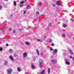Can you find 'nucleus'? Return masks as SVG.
<instances>
[{
	"label": "nucleus",
	"instance_id": "obj_41",
	"mask_svg": "<svg viewBox=\"0 0 74 74\" xmlns=\"http://www.w3.org/2000/svg\"><path fill=\"white\" fill-rule=\"evenodd\" d=\"M53 7H55V5H53Z\"/></svg>",
	"mask_w": 74,
	"mask_h": 74
},
{
	"label": "nucleus",
	"instance_id": "obj_44",
	"mask_svg": "<svg viewBox=\"0 0 74 74\" xmlns=\"http://www.w3.org/2000/svg\"><path fill=\"white\" fill-rule=\"evenodd\" d=\"M41 55H42V53H41Z\"/></svg>",
	"mask_w": 74,
	"mask_h": 74
},
{
	"label": "nucleus",
	"instance_id": "obj_43",
	"mask_svg": "<svg viewBox=\"0 0 74 74\" xmlns=\"http://www.w3.org/2000/svg\"><path fill=\"white\" fill-rule=\"evenodd\" d=\"M72 21H74V20H72Z\"/></svg>",
	"mask_w": 74,
	"mask_h": 74
},
{
	"label": "nucleus",
	"instance_id": "obj_15",
	"mask_svg": "<svg viewBox=\"0 0 74 74\" xmlns=\"http://www.w3.org/2000/svg\"><path fill=\"white\" fill-rule=\"evenodd\" d=\"M25 44L27 45H30V43L28 42H26L25 43Z\"/></svg>",
	"mask_w": 74,
	"mask_h": 74
},
{
	"label": "nucleus",
	"instance_id": "obj_12",
	"mask_svg": "<svg viewBox=\"0 0 74 74\" xmlns=\"http://www.w3.org/2000/svg\"><path fill=\"white\" fill-rule=\"evenodd\" d=\"M53 52L54 53H56V52H57V50L56 49H55L54 50Z\"/></svg>",
	"mask_w": 74,
	"mask_h": 74
},
{
	"label": "nucleus",
	"instance_id": "obj_28",
	"mask_svg": "<svg viewBox=\"0 0 74 74\" xmlns=\"http://www.w3.org/2000/svg\"><path fill=\"white\" fill-rule=\"evenodd\" d=\"M13 31L14 33H15V29H13Z\"/></svg>",
	"mask_w": 74,
	"mask_h": 74
},
{
	"label": "nucleus",
	"instance_id": "obj_39",
	"mask_svg": "<svg viewBox=\"0 0 74 74\" xmlns=\"http://www.w3.org/2000/svg\"><path fill=\"white\" fill-rule=\"evenodd\" d=\"M10 16H11V17H12V15H11Z\"/></svg>",
	"mask_w": 74,
	"mask_h": 74
},
{
	"label": "nucleus",
	"instance_id": "obj_8",
	"mask_svg": "<svg viewBox=\"0 0 74 74\" xmlns=\"http://www.w3.org/2000/svg\"><path fill=\"white\" fill-rule=\"evenodd\" d=\"M39 67L40 68H42V62H40L39 65Z\"/></svg>",
	"mask_w": 74,
	"mask_h": 74
},
{
	"label": "nucleus",
	"instance_id": "obj_14",
	"mask_svg": "<svg viewBox=\"0 0 74 74\" xmlns=\"http://www.w3.org/2000/svg\"><path fill=\"white\" fill-rule=\"evenodd\" d=\"M50 71H51L50 70V68H48V70L47 71V72L48 74H49V73H50Z\"/></svg>",
	"mask_w": 74,
	"mask_h": 74
},
{
	"label": "nucleus",
	"instance_id": "obj_19",
	"mask_svg": "<svg viewBox=\"0 0 74 74\" xmlns=\"http://www.w3.org/2000/svg\"><path fill=\"white\" fill-rule=\"evenodd\" d=\"M30 5H28L27 6V8H28V9H30Z\"/></svg>",
	"mask_w": 74,
	"mask_h": 74
},
{
	"label": "nucleus",
	"instance_id": "obj_6",
	"mask_svg": "<svg viewBox=\"0 0 74 74\" xmlns=\"http://www.w3.org/2000/svg\"><path fill=\"white\" fill-rule=\"evenodd\" d=\"M9 58L11 60H12V61H14V59H13V58L12 56H9Z\"/></svg>",
	"mask_w": 74,
	"mask_h": 74
},
{
	"label": "nucleus",
	"instance_id": "obj_42",
	"mask_svg": "<svg viewBox=\"0 0 74 74\" xmlns=\"http://www.w3.org/2000/svg\"><path fill=\"white\" fill-rule=\"evenodd\" d=\"M73 40H74V37L73 38Z\"/></svg>",
	"mask_w": 74,
	"mask_h": 74
},
{
	"label": "nucleus",
	"instance_id": "obj_17",
	"mask_svg": "<svg viewBox=\"0 0 74 74\" xmlns=\"http://www.w3.org/2000/svg\"><path fill=\"white\" fill-rule=\"evenodd\" d=\"M36 51L38 54V55H40V54H39V51H38V50L37 49Z\"/></svg>",
	"mask_w": 74,
	"mask_h": 74
},
{
	"label": "nucleus",
	"instance_id": "obj_11",
	"mask_svg": "<svg viewBox=\"0 0 74 74\" xmlns=\"http://www.w3.org/2000/svg\"><path fill=\"white\" fill-rule=\"evenodd\" d=\"M62 26L63 27H64V28H65L66 27H67V25H66V24H64Z\"/></svg>",
	"mask_w": 74,
	"mask_h": 74
},
{
	"label": "nucleus",
	"instance_id": "obj_37",
	"mask_svg": "<svg viewBox=\"0 0 74 74\" xmlns=\"http://www.w3.org/2000/svg\"><path fill=\"white\" fill-rule=\"evenodd\" d=\"M25 13H26V11H24V14H25Z\"/></svg>",
	"mask_w": 74,
	"mask_h": 74
},
{
	"label": "nucleus",
	"instance_id": "obj_13",
	"mask_svg": "<svg viewBox=\"0 0 74 74\" xmlns=\"http://www.w3.org/2000/svg\"><path fill=\"white\" fill-rule=\"evenodd\" d=\"M17 70L18 71H21V68H20L19 67H18L17 68Z\"/></svg>",
	"mask_w": 74,
	"mask_h": 74
},
{
	"label": "nucleus",
	"instance_id": "obj_36",
	"mask_svg": "<svg viewBox=\"0 0 74 74\" xmlns=\"http://www.w3.org/2000/svg\"><path fill=\"white\" fill-rule=\"evenodd\" d=\"M9 30H10V31H11V30H12V29H11V28H10L9 29Z\"/></svg>",
	"mask_w": 74,
	"mask_h": 74
},
{
	"label": "nucleus",
	"instance_id": "obj_10",
	"mask_svg": "<svg viewBox=\"0 0 74 74\" xmlns=\"http://www.w3.org/2000/svg\"><path fill=\"white\" fill-rule=\"evenodd\" d=\"M69 52L72 55L73 54V51H72L71 50V49H69Z\"/></svg>",
	"mask_w": 74,
	"mask_h": 74
},
{
	"label": "nucleus",
	"instance_id": "obj_3",
	"mask_svg": "<svg viewBox=\"0 0 74 74\" xmlns=\"http://www.w3.org/2000/svg\"><path fill=\"white\" fill-rule=\"evenodd\" d=\"M23 57H24V58H25L26 56H27V53L25 52L24 53H23Z\"/></svg>",
	"mask_w": 74,
	"mask_h": 74
},
{
	"label": "nucleus",
	"instance_id": "obj_5",
	"mask_svg": "<svg viewBox=\"0 0 74 74\" xmlns=\"http://www.w3.org/2000/svg\"><path fill=\"white\" fill-rule=\"evenodd\" d=\"M26 0L25 1H22L20 3V4H24V3H25V2L26 3Z\"/></svg>",
	"mask_w": 74,
	"mask_h": 74
},
{
	"label": "nucleus",
	"instance_id": "obj_34",
	"mask_svg": "<svg viewBox=\"0 0 74 74\" xmlns=\"http://www.w3.org/2000/svg\"><path fill=\"white\" fill-rule=\"evenodd\" d=\"M19 6H20V7H23V5H19Z\"/></svg>",
	"mask_w": 74,
	"mask_h": 74
},
{
	"label": "nucleus",
	"instance_id": "obj_24",
	"mask_svg": "<svg viewBox=\"0 0 74 74\" xmlns=\"http://www.w3.org/2000/svg\"><path fill=\"white\" fill-rule=\"evenodd\" d=\"M36 15H38L39 14V12L38 11H37L36 12Z\"/></svg>",
	"mask_w": 74,
	"mask_h": 74
},
{
	"label": "nucleus",
	"instance_id": "obj_33",
	"mask_svg": "<svg viewBox=\"0 0 74 74\" xmlns=\"http://www.w3.org/2000/svg\"><path fill=\"white\" fill-rule=\"evenodd\" d=\"M6 47H8V44H6Z\"/></svg>",
	"mask_w": 74,
	"mask_h": 74
},
{
	"label": "nucleus",
	"instance_id": "obj_38",
	"mask_svg": "<svg viewBox=\"0 0 74 74\" xmlns=\"http://www.w3.org/2000/svg\"><path fill=\"white\" fill-rule=\"evenodd\" d=\"M50 50H51V51H52V50H53V49L50 48Z\"/></svg>",
	"mask_w": 74,
	"mask_h": 74
},
{
	"label": "nucleus",
	"instance_id": "obj_4",
	"mask_svg": "<svg viewBox=\"0 0 74 74\" xmlns=\"http://www.w3.org/2000/svg\"><path fill=\"white\" fill-rule=\"evenodd\" d=\"M45 70H43L40 72V74H45Z\"/></svg>",
	"mask_w": 74,
	"mask_h": 74
},
{
	"label": "nucleus",
	"instance_id": "obj_40",
	"mask_svg": "<svg viewBox=\"0 0 74 74\" xmlns=\"http://www.w3.org/2000/svg\"><path fill=\"white\" fill-rule=\"evenodd\" d=\"M45 38H46V36H44Z\"/></svg>",
	"mask_w": 74,
	"mask_h": 74
},
{
	"label": "nucleus",
	"instance_id": "obj_35",
	"mask_svg": "<svg viewBox=\"0 0 74 74\" xmlns=\"http://www.w3.org/2000/svg\"><path fill=\"white\" fill-rule=\"evenodd\" d=\"M51 45H52V46H54V44H51Z\"/></svg>",
	"mask_w": 74,
	"mask_h": 74
},
{
	"label": "nucleus",
	"instance_id": "obj_9",
	"mask_svg": "<svg viewBox=\"0 0 74 74\" xmlns=\"http://www.w3.org/2000/svg\"><path fill=\"white\" fill-rule=\"evenodd\" d=\"M65 63L66 64H67V65H70V62L66 61Z\"/></svg>",
	"mask_w": 74,
	"mask_h": 74
},
{
	"label": "nucleus",
	"instance_id": "obj_22",
	"mask_svg": "<svg viewBox=\"0 0 74 74\" xmlns=\"http://www.w3.org/2000/svg\"><path fill=\"white\" fill-rule=\"evenodd\" d=\"M52 42V40H50L49 42V43H51Z\"/></svg>",
	"mask_w": 74,
	"mask_h": 74
},
{
	"label": "nucleus",
	"instance_id": "obj_21",
	"mask_svg": "<svg viewBox=\"0 0 74 74\" xmlns=\"http://www.w3.org/2000/svg\"><path fill=\"white\" fill-rule=\"evenodd\" d=\"M12 49H9V52L10 53L12 52Z\"/></svg>",
	"mask_w": 74,
	"mask_h": 74
},
{
	"label": "nucleus",
	"instance_id": "obj_29",
	"mask_svg": "<svg viewBox=\"0 0 74 74\" xmlns=\"http://www.w3.org/2000/svg\"><path fill=\"white\" fill-rule=\"evenodd\" d=\"M70 58H71V59H73L74 58V57H72V56H71L70 57Z\"/></svg>",
	"mask_w": 74,
	"mask_h": 74
},
{
	"label": "nucleus",
	"instance_id": "obj_26",
	"mask_svg": "<svg viewBox=\"0 0 74 74\" xmlns=\"http://www.w3.org/2000/svg\"><path fill=\"white\" fill-rule=\"evenodd\" d=\"M48 26H52V25H51V23H49V24L48 25Z\"/></svg>",
	"mask_w": 74,
	"mask_h": 74
},
{
	"label": "nucleus",
	"instance_id": "obj_27",
	"mask_svg": "<svg viewBox=\"0 0 74 74\" xmlns=\"http://www.w3.org/2000/svg\"><path fill=\"white\" fill-rule=\"evenodd\" d=\"M62 36L63 37H65V35H64V34H63Z\"/></svg>",
	"mask_w": 74,
	"mask_h": 74
},
{
	"label": "nucleus",
	"instance_id": "obj_45",
	"mask_svg": "<svg viewBox=\"0 0 74 74\" xmlns=\"http://www.w3.org/2000/svg\"><path fill=\"white\" fill-rule=\"evenodd\" d=\"M41 61H42V60H41Z\"/></svg>",
	"mask_w": 74,
	"mask_h": 74
},
{
	"label": "nucleus",
	"instance_id": "obj_7",
	"mask_svg": "<svg viewBox=\"0 0 74 74\" xmlns=\"http://www.w3.org/2000/svg\"><path fill=\"white\" fill-rule=\"evenodd\" d=\"M56 4H57V5H60V2L59 1H57L56 2Z\"/></svg>",
	"mask_w": 74,
	"mask_h": 74
},
{
	"label": "nucleus",
	"instance_id": "obj_20",
	"mask_svg": "<svg viewBox=\"0 0 74 74\" xmlns=\"http://www.w3.org/2000/svg\"><path fill=\"white\" fill-rule=\"evenodd\" d=\"M8 63V62H7V61H5L4 63L5 65H7V64Z\"/></svg>",
	"mask_w": 74,
	"mask_h": 74
},
{
	"label": "nucleus",
	"instance_id": "obj_1",
	"mask_svg": "<svg viewBox=\"0 0 74 74\" xmlns=\"http://www.w3.org/2000/svg\"><path fill=\"white\" fill-rule=\"evenodd\" d=\"M12 69H8L7 70V73L8 74H10L11 73V72H12Z\"/></svg>",
	"mask_w": 74,
	"mask_h": 74
},
{
	"label": "nucleus",
	"instance_id": "obj_23",
	"mask_svg": "<svg viewBox=\"0 0 74 74\" xmlns=\"http://www.w3.org/2000/svg\"><path fill=\"white\" fill-rule=\"evenodd\" d=\"M3 51V48L1 47H0V51Z\"/></svg>",
	"mask_w": 74,
	"mask_h": 74
},
{
	"label": "nucleus",
	"instance_id": "obj_16",
	"mask_svg": "<svg viewBox=\"0 0 74 74\" xmlns=\"http://www.w3.org/2000/svg\"><path fill=\"white\" fill-rule=\"evenodd\" d=\"M31 68L32 69H34L35 66H34L33 65V64H31Z\"/></svg>",
	"mask_w": 74,
	"mask_h": 74
},
{
	"label": "nucleus",
	"instance_id": "obj_18",
	"mask_svg": "<svg viewBox=\"0 0 74 74\" xmlns=\"http://www.w3.org/2000/svg\"><path fill=\"white\" fill-rule=\"evenodd\" d=\"M14 5H15V6H16V2L15 1H14Z\"/></svg>",
	"mask_w": 74,
	"mask_h": 74
},
{
	"label": "nucleus",
	"instance_id": "obj_32",
	"mask_svg": "<svg viewBox=\"0 0 74 74\" xmlns=\"http://www.w3.org/2000/svg\"><path fill=\"white\" fill-rule=\"evenodd\" d=\"M37 41H41V40L39 39H38L37 40Z\"/></svg>",
	"mask_w": 74,
	"mask_h": 74
},
{
	"label": "nucleus",
	"instance_id": "obj_25",
	"mask_svg": "<svg viewBox=\"0 0 74 74\" xmlns=\"http://www.w3.org/2000/svg\"><path fill=\"white\" fill-rule=\"evenodd\" d=\"M14 56H15V57H17V56H18V55H17V54H14Z\"/></svg>",
	"mask_w": 74,
	"mask_h": 74
},
{
	"label": "nucleus",
	"instance_id": "obj_31",
	"mask_svg": "<svg viewBox=\"0 0 74 74\" xmlns=\"http://www.w3.org/2000/svg\"><path fill=\"white\" fill-rule=\"evenodd\" d=\"M2 8V6H1V5H0V9H1Z\"/></svg>",
	"mask_w": 74,
	"mask_h": 74
},
{
	"label": "nucleus",
	"instance_id": "obj_2",
	"mask_svg": "<svg viewBox=\"0 0 74 74\" xmlns=\"http://www.w3.org/2000/svg\"><path fill=\"white\" fill-rule=\"evenodd\" d=\"M52 63H53V64H55V63H56V60H55V59H53L52 60Z\"/></svg>",
	"mask_w": 74,
	"mask_h": 74
},
{
	"label": "nucleus",
	"instance_id": "obj_30",
	"mask_svg": "<svg viewBox=\"0 0 74 74\" xmlns=\"http://www.w3.org/2000/svg\"><path fill=\"white\" fill-rule=\"evenodd\" d=\"M39 5H42V3H40V2L39 3Z\"/></svg>",
	"mask_w": 74,
	"mask_h": 74
}]
</instances>
